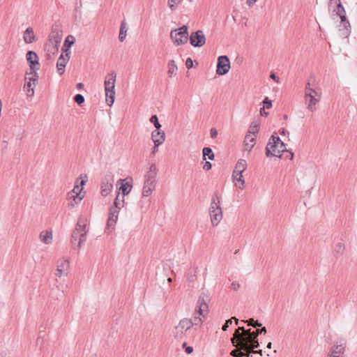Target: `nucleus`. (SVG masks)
Masks as SVG:
<instances>
[{
  "instance_id": "nucleus-1",
  "label": "nucleus",
  "mask_w": 357,
  "mask_h": 357,
  "mask_svg": "<svg viewBox=\"0 0 357 357\" xmlns=\"http://www.w3.org/2000/svg\"><path fill=\"white\" fill-rule=\"evenodd\" d=\"M209 213L212 225L217 226L222 219V211L220 207V197L218 192H214L212 195Z\"/></svg>"
},
{
  "instance_id": "nucleus-2",
  "label": "nucleus",
  "mask_w": 357,
  "mask_h": 357,
  "mask_svg": "<svg viewBox=\"0 0 357 357\" xmlns=\"http://www.w3.org/2000/svg\"><path fill=\"white\" fill-rule=\"evenodd\" d=\"M108 77H107L105 80V91L107 104L108 106L111 107L114 102L116 73L114 71L111 72L108 75Z\"/></svg>"
},
{
  "instance_id": "nucleus-3",
  "label": "nucleus",
  "mask_w": 357,
  "mask_h": 357,
  "mask_svg": "<svg viewBox=\"0 0 357 357\" xmlns=\"http://www.w3.org/2000/svg\"><path fill=\"white\" fill-rule=\"evenodd\" d=\"M305 98L307 109L314 111L315 105L319 101L320 95L318 92L310 88V84L307 83L305 89Z\"/></svg>"
},
{
  "instance_id": "nucleus-4",
  "label": "nucleus",
  "mask_w": 357,
  "mask_h": 357,
  "mask_svg": "<svg viewBox=\"0 0 357 357\" xmlns=\"http://www.w3.org/2000/svg\"><path fill=\"white\" fill-rule=\"evenodd\" d=\"M170 38L176 45L185 44L188 40V26L183 25L178 29L172 30L170 33Z\"/></svg>"
},
{
  "instance_id": "nucleus-5",
  "label": "nucleus",
  "mask_w": 357,
  "mask_h": 357,
  "mask_svg": "<svg viewBox=\"0 0 357 357\" xmlns=\"http://www.w3.org/2000/svg\"><path fill=\"white\" fill-rule=\"evenodd\" d=\"M192 327L191 320L189 319H181L178 324L173 330V335L176 340H182L185 333Z\"/></svg>"
},
{
  "instance_id": "nucleus-6",
  "label": "nucleus",
  "mask_w": 357,
  "mask_h": 357,
  "mask_svg": "<svg viewBox=\"0 0 357 357\" xmlns=\"http://www.w3.org/2000/svg\"><path fill=\"white\" fill-rule=\"evenodd\" d=\"M232 345L234 347L243 349L242 351L244 354V356L250 357V354L253 353V350L259 347V342L257 341L252 342L251 340H248L247 341L242 340L241 342Z\"/></svg>"
},
{
  "instance_id": "nucleus-7",
  "label": "nucleus",
  "mask_w": 357,
  "mask_h": 357,
  "mask_svg": "<svg viewBox=\"0 0 357 357\" xmlns=\"http://www.w3.org/2000/svg\"><path fill=\"white\" fill-rule=\"evenodd\" d=\"M252 335V330L245 329L244 326H239L237 329H236L234 333L233 334V337L231 338V342L232 344H237L241 342L242 340H251Z\"/></svg>"
},
{
  "instance_id": "nucleus-8",
  "label": "nucleus",
  "mask_w": 357,
  "mask_h": 357,
  "mask_svg": "<svg viewBox=\"0 0 357 357\" xmlns=\"http://www.w3.org/2000/svg\"><path fill=\"white\" fill-rule=\"evenodd\" d=\"M114 175L111 172L105 174L101 181V195L103 197L107 196L113 188Z\"/></svg>"
},
{
  "instance_id": "nucleus-9",
  "label": "nucleus",
  "mask_w": 357,
  "mask_h": 357,
  "mask_svg": "<svg viewBox=\"0 0 357 357\" xmlns=\"http://www.w3.org/2000/svg\"><path fill=\"white\" fill-rule=\"evenodd\" d=\"M230 69V61L229 57L226 55L220 56L218 58L216 74L224 75L227 74Z\"/></svg>"
},
{
  "instance_id": "nucleus-10",
  "label": "nucleus",
  "mask_w": 357,
  "mask_h": 357,
  "mask_svg": "<svg viewBox=\"0 0 357 357\" xmlns=\"http://www.w3.org/2000/svg\"><path fill=\"white\" fill-rule=\"evenodd\" d=\"M189 39L190 45L195 47H201L206 43V37L201 30L191 33Z\"/></svg>"
},
{
  "instance_id": "nucleus-11",
  "label": "nucleus",
  "mask_w": 357,
  "mask_h": 357,
  "mask_svg": "<svg viewBox=\"0 0 357 357\" xmlns=\"http://www.w3.org/2000/svg\"><path fill=\"white\" fill-rule=\"evenodd\" d=\"M286 151V144L284 142H281L280 144H275V148L271 147V143H268L266 148V155L267 157H280L281 153Z\"/></svg>"
},
{
  "instance_id": "nucleus-12",
  "label": "nucleus",
  "mask_w": 357,
  "mask_h": 357,
  "mask_svg": "<svg viewBox=\"0 0 357 357\" xmlns=\"http://www.w3.org/2000/svg\"><path fill=\"white\" fill-rule=\"evenodd\" d=\"M62 51L65 52V54H61L56 62L57 71L59 75H63L65 72V68L70 59V51L68 49L62 48Z\"/></svg>"
},
{
  "instance_id": "nucleus-13",
  "label": "nucleus",
  "mask_w": 357,
  "mask_h": 357,
  "mask_svg": "<svg viewBox=\"0 0 357 357\" xmlns=\"http://www.w3.org/2000/svg\"><path fill=\"white\" fill-rule=\"evenodd\" d=\"M341 22L340 25V35L344 38H347L351 33V26L349 20L347 19L346 13L339 15Z\"/></svg>"
},
{
  "instance_id": "nucleus-14",
  "label": "nucleus",
  "mask_w": 357,
  "mask_h": 357,
  "mask_svg": "<svg viewBox=\"0 0 357 357\" xmlns=\"http://www.w3.org/2000/svg\"><path fill=\"white\" fill-rule=\"evenodd\" d=\"M208 300V295L206 292L202 291L200 294L197 303V307H198L197 312L199 315L204 316V313L208 312V306L207 302Z\"/></svg>"
},
{
  "instance_id": "nucleus-15",
  "label": "nucleus",
  "mask_w": 357,
  "mask_h": 357,
  "mask_svg": "<svg viewBox=\"0 0 357 357\" xmlns=\"http://www.w3.org/2000/svg\"><path fill=\"white\" fill-rule=\"evenodd\" d=\"M151 139L156 145V146H159L161 145L165 140V132L161 130L160 129H155L151 133Z\"/></svg>"
},
{
  "instance_id": "nucleus-16",
  "label": "nucleus",
  "mask_w": 357,
  "mask_h": 357,
  "mask_svg": "<svg viewBox=\"0 0 357 357\" xmlns=\"http://www.w3.org/2000/svg\"><path fill=\"white\" fill-rule=\"evenodd\" d=\"M26 59L29 63L31 70H37L36 66H39L38 57L37 54L33 51H28L26 54Z\"/></svg>"
},
{
  "instance_id": "nucleus-17",
  "label": "nucleus",
  "mask_w": 357,
  "mask_h": 357,
  "mask_svg": "<svg viewBox=\"0 0 357 357\" xmlns=\"http://www.w3.org/2000/svg\"><path fill=\"white\" fill-rule=\"evenodd\" d=\"M346 343L344 341H340V344L337 343L331 349V356H335L342 357L344 353Z\"/></svg>"
},
{
  "instance_id": "nucleus-18",
  "label": "nucleus",
  "mask_w": 357,
  "mask_h": 357,
  "mask_svg": "<svg viewBox=\"0 0 357 357\" xmlns=\"http://www.w3.org/2000/svg\"><path fill=\"white\" fill-rule=\"evenodd\" d=\"M157 167L155 164H152L149 170L146 172L145 175V181L146 182H152L156 183V176H157Z\"/></svg>"
},
{
  "instance_id": "nucleus-19",
  "label": "nucleus",
  "mask_w": 357,
  "mask_h": 357,
  "mask_svg": "<svg viewBox=\"0 0 357 357\" xmlns=\"http://www.w3.org/2000/svg\"><path fill=\"white\" fill-rule=\"evenodd\" d=\"M118 215H119V209L112 206L109 210V218L107 220V225L109 227H114V225L116 222V220L118 219Z\"/></svg>"
},
{
  "instance_id": "nucleus-20",
  "label": "nucleus",
  "mask_w": 357,
  "mask_h": 357,
  "mask_svg": "<svg viewBox=\"0 0 357 357\" xmlns=\"http://www.w3.org/2000/svg\"><path fill=\"white\" fill-rule=\"evenodd\" d=\"M124 181H125L124 179H119L118 181V183H121L119 190L122 192V195H121L122 202H124V197L126 195H128L132 189V185L130 184L129 182L124 183Z\"/></svg>"
},
{
  "instance_id": "nucleus-21",
  "label": "nucleus",
  "mask_w": 357,
  "mask_h": 357,
  "mask_svg": "<svg viewBox=\"0 0 357 357\" xmlns=\"http://www.w3.org/2000/svg\"><path fill=\"white\" fill-rule=\"evenodd\" d=\"M242 174H243V172H241L240 174H238V172H236V169H234L233 173H232V177H233L234 181L235 182V185H236V186L238 187L240 189H243L244 184H245V181L243 178Z\"/></svg>"
},
{
  "instance_id": "nucleus-22",
  "label": "nucleus",
  "mask_w": 357,
  "mask_h": 357,
  "mask_svg": "<svg viewBox=\"0 0 357 357\" xmlns=\"http://www.w3.org/2000/svg\"><path fill=\"white\" fill-rule=\"evenodd\" d=\"M59 45L54 44L53 41H48L46 43L45 49L49 58L59 52Z\"/></svg>"
},
{
  "instance_id": "nucleus-23",
  "label": "nucleus",
  "mask_w": 357,
  "mask_h": 357,
  "mask_svg": "<svg viewBox=\"0 0 357 357\" xmlns=\"http://www.w3.org/2000/svg\"><path fill=\"white\" fill-rule=\"evenodd\" d=\"M24 40L26 43H32L36 40V36L31 27H28L24 33Z\"/></svg>"
},
{
  "instance_id": "nucleus-24",
  "label": "nucleus",
  "mask_w": 357,
  "mask_h": 357,
  "mask_svg": "<svg viewBox=\"0 0 357 357\" xmlns=\"http://www.w3.org/2000/svg\"><path fill=\"white\" fill-rule=\"evenodd\" d=\"M155 188V183L144 181L142 195L144 197H149Z\"/></svg>"
},
{
  "instance_id": "nucleus-25",
  "label": "nucleus",
  "mask_w": 357,
  "mask_h": 357,
  "mask_svg": "<svg viewBox=\"0 0 357 357\" xmlns=\"http://www.w3.org/2000/svg\"><path fill=\"white\" fill-rule=\"evenodd\" d=\"M128 31V27H127V22L125 20H123L121 22V26H120V31H119V39L121 42H123L127 35Z\"/></svg>"
},
{
  "instance_id": "nucleus-26",
  "label": "nucleus",
  "mask_w": 357,
  "mask_h": 357,
  "mask_svg": "<svg viewBox=\"0 0 357 357\" xmlns=\"http://www.w3.org/2000/svg\"><path fill=\"white\" fill-rule=\"evenodd\" d=\"M40 238L45 244H50L52 241V232L51 231H43L40 234Z\"/></svg>"
},
{
  "instance_id": "nucleus-27",
  "label": "nucleus",
  "mask_w": 357,
  "mask_h": 357,
  "mask_svg": "<svg viewBox=\"0 0 357 357\" xmlns=\"http://www.w3.org/2000/svg\"><path fill=\"white\" fill-rule=\"evenodd\" d=\"M38 79V75L36 72V70H31V72L26 73L25 80H30L33 82V85L35 86Z\"/></svg>"
},
{
  "instance_id": "nucleus-28",
  "label": "nucleus",
  "mask_w": 357,
  "mask_h": 357,
  "mask_svg": "<svg viewBox=\"0 0 357 357\" xmlns=\"http://www.w3.org/2000/svg\"><path fill=\"white\" fill-rule=\"evenodd\" d=\"M62 39V36L59 31H52L50 35L48 41H53L54 44L59 45Z\"/></svg>"
},
{
  "instance_id": "nucleus-29",
  "label": "nucleus",
  "mask_w": 357,
  "mask_h": 357,
  "mask_svg": "<svg viewBox=\"0 0 357 357\" xmlns=\"http://www.w3.org/2000/svg\"><path fill=\"white\" fill-rule=\"evenodd\" d=\"M344 244L343 243H337L334 247L333 254L336 257H338L344 254Z\"/></svg>"
},
{
  "instance_id": "nucleus-30",
  "label": "nucleus",
  "mask_w": 357,
  "mask_h": 357,
  "mask_svg": "<svg viewBox=\"0 0 357 357\" xmlns=\"http://www.w3.org/2000/svg\"><path fill=\"white\" fill-rule=\"evenodd\" d=\"M203 153V160H206V157L211 160H213L215 158V155L213 152V150L210 147H204L202 150Z\"/></svg>"
},
{
  "instance_id": "nucleus-31",
  "label": "nucleus",
  "mask_w": 357,
  "mask_h": 357,
  "mask_svg": "<svg viewBox=\"0 0 357 357\" xmlns=\"http://www.w3.org/2000/svg\"><path fill=\"white\" fill-rule=\"evenodd\" d=\"M266 333V328L265 326L262 327L261 329L257 328L256 331H252V335H251V340L252 342L255 341L259 342L258 340V336L261 333Z\"/></svg>"
},
{
  "instance_id": "nucleus-32",
  "label": "nucleus",
  "mask_w": 357,
  "mask_h": 357,
  "mask_svg": "<svg viewBox=\"0 0 357 357\" xmlns=\"http://www.w3.org/2000/svg\"><path fill=\"white\" fill-rule=\"evenodd\" d=\"M247 167V162L243 159H240L238 162L236 163L234 169H236V172H238L240 174L241 172H243Z\"/></svg>"
},
{
  "instance_id": "nucleus-33",
  "label": "nucleus",
  "mask_w": 357,
  "mask_h": 357,
  "mask_svg": "<svg viewBox=\"0 0 357 357\" xmlns=\"http://www.w3.org/2000/svg\"><path fill=\"white\" fill-rule=\"evenodd\" d=\"M58 268H60L63 271H66L70 267V263L68 259H59L57 261Z\"/></svg>"
},
{
  "instance_id": "nucleus-34",
  "label": "nucleus",
  "mask_w": 357,
  "mask_h": 357,
  "mask_svg": "<svg viewBox=\"0 0 357 357\" xmlns=\"http://www.w3.org/2000/svg\"><path fill=\"white\" fill-rule=\"evenodd\" d=\"M79 187L77 185H75L74 187V189L72 192L68 193L69 198H73V200L75 202V203H77L82 200V197H79V194L77 193V190H78Z\"/></svg>"
},
{
  "instance_id": "nucleus-35",
  "label": "nucleus",
  "mask_w": 357,
  "mask_h": 357,
  "mask_svg": "<svg viewBox=\"0 0 357 357\" xmlns=\"http://www.w3.org/2000/svg\"><path fill=\"white\" fill-rule=\"evenodd\" d=\"M178 70L177 66L174 60H170L168 63V74L169 76L176 74Z\"/></svg>"
},
{
  "instance_id": "nucleus-36",
  "label": "nucleus",
  "mask_w": 357,
  "mask_h": 357,
  "mask_svg": "<svg viewBox=\"0 0 357 357\" xmlns=\"http://www.w3.org/2000/svg\"><path fill=\"white\" fill-rule=\"evenodd\" d=\"M86 220L81 218H79L75 229H77L78 233H80L81 231H86Z\"/></svg>"
},
{
  "instance_id": "nucleus-37",
  "label": "nucleus",
  "mask_w": 357,
  "mask_h": 357,
  "mask_svg": "<svg viewBox=\"0 0 357 357\" xmlns=\"http://www.w3.org/2000/svg\"><path fill=\"white\" fill-rule=\"evenodd\" d=\"M123 206H124V202H122V198H121V196H120V192H119L116 195V197L114 199V206L112 207H114L117 209H120Z\"/></svg>"
},
{
  "instance_id": "nucleus-38",
  "label": "nucleus",
  "mask_w": 357,
  "mask_h": 357,
  "mask_svg": "<svg viewBox=\"0 0 357 357\" xmlns=\"http://www.w3.org/2000/svg\"><path fill=\"white\" fill-rule=\"evenodd\" d=\"M242 321L246 323L248 326H252L255 328H257L262 326L258 320H255L253 318H250L245 321L243 320Z\"/></svg>"
},
{
  "instance_id": "nucleus-39",
  "label": "nucleus",
  "mask_w": 357,
  "mask_h": 357,
  "mask_svg": "<svg viewBox=\"0 0 357 357\" xmlns=\"http://www.w3.org/2000/svg\"><path fill=\"white\" fill-rule=\"evenodd\" d=\"M332 1H333V0H331V3ZM334 1L337 4V10H335V11H336L337 15H340L345 14L346 12H345L344 8L342 6V4L341 3L340 0H334Z\"/></svg>"
},
{
  "instance_id": "nucleus-40",
  "label": "nucleus",
  "mask_w": 357,
  "mask_h": 357,
  "mask_svg": "<svg viewBox=\"0 0 357 357\" xmlns=\"http://www.w3.org/2000/svg\"><path fill=\"white\" fill-rule=\"evenodd\" d=\"M75 39L73 36H68L64 41V44L62 48L65 49V47H67V49L69 50V48L75 43Z\"/></svg>"
},
{
  "instance_id": "nucleus-41",
  "label": "nucleus",
  "mask_w": 357,
  "mask_h": 357,
  "mask_svg": "<svg viewBox=\"0 0 357 357\" xmlns=\"http://www.w3.org/2000/svg\"><path fill=\"white\" fill-rule=\"evenodd\" d=\"M281 142H283L280 138L278 136L272 135L268 141V143H271V146L275 148V144H280Z\"/></svg>"
},
{
  "instance_id": "nucleus-42",
  "label": "nucleus",
  "mask_w": 357,
  "mask_h": 357,
  "mask_svg": "<svg viewBox=\"0 0 357 357\" xmlns=\"http://www.w3.org/2000/svg\"><path fill=\"white\" fill-rule=\"evenodd\" d=\"M87 231H81L79 234V238L77 243L78 248L79 249L82 247V245L84 242L86 241V236Z\"/></svg>"
},
{
  "instance_id": "nucleus-43",
  "label": "nucleus",
  "mask_w": 357,
  "mask_h": 357,
  "mask_svg": "<svg viewBox=\"0 0 357 357\" xmlns=\"http://www.w3.org/2000/svg\"><path fill=\"white\" fill-rule=\"evenodd\" d=\"M242 350L243 349L240 348L235 347V349L230 352V355L233 357H243L244 356V354H243Z\"/></svg>"
},
{
  "instance_id": "nucleus-44",
  "label": "nucleus",
  "mask_w": 357,
  "mask_h": 357,
  "mask_svg": "<svg viewBox=\"0 0 357 357\" xmlns=\"http://www.w3.org/2000/svg\"><path fill=\"white\" fill-rule=\"evenodd\" d=\"M234 319L236 321V324L237 325L238 324V319H236L235 317H233L232 318L227 320L225 323V324L222 326V329L225 331L227 330V328L229 327V326L232 324V320Z\"/></svg>"
},
{
  "instance_id": "nucleus-45",
  "label": "nucleus",
  "mask_w": 357,
  "mask_h": 357,
  "mask_svg": "<svg viewBox=\"0 0 357 357\" xmlns=\"http://www.w3.org/2000/svg\"><path fill=\"white\" fill-rule=\"evenodd\" d=\"M150 122L154 125L156 129L159 130L161 128V125L158 121L157 115H153L150 119Z\"/></svg>"
},
{
  "instance_id": "nucleus-46",
  "label": "nucleus",
  "mask_w": 357,
  "mask_h": 357,
  "mask_svg": "<svg viewBox=\"0 0 357 357\" xmlns=\"http://www.w3.org/2000/svg\"><path fill=\"white\" fill-rule=\"evenodd\" d=\"M182 0H168V6L171 9L172 11L176 10V6L179 4Z\"/></svg>"
},
{
  "instance_id": "nucleus-47",
  "label": "nucleus",
  "mask_w": 357,
  "mask_h": 357,
  "mask_svg": "<svg viewBox=\"0 0 357 357\" xmlns=\"http://www.w3.org/2000/svg\"><path fill=\"white\" fill-rule=\"evenodd\" d=\"M79 234L80 233H78L77 229H74V231L72 233L71 240H70V241L73 244H75L77 240L79 241Z\"/></svg>"
},
{
  "instance_id": "nucleus-48",
  "label": "nucleus",
  "mask_w": 357,
  "mask_h": 357,
  "mask_svg": "<svg viewBox=\"0 0 357 357\" xmlns=\"http://www.w3.org/2000/svg\"><path fill=\"white\" fill-rule=\"evenodd\" d=\"M74 101L81 105L84 102V97L82 94H77L74 97Z\"/></svg>"
},
{
  "instance_id": "nucleus-49",
  "label": "nucleus",
  "mask_w": 357,
  "mask_h": 357,
  "mask_svg": "<svg viewBox=\"0 0 357 357\" xmlns=\"http://www.w3.org/2000/svg\"><path fill=\"white\" fill-rule=\"evenodd\" d=\"M191 320V322H192V326L193 325L195 326H199L202 324V320L200 317H194L192 319H190Z\"/></svg>"
},
{
  "instance_id": "nucleus-50",
  "label": "nucleus",
  "mask_w": 357,
  "mask_h": 357,
  "mask_svg": "<svg viewBox=\"0 0 357 357\" xmlns=\"http://www.w3.org/2000/svg\"><path fill=\"white\" fill-rule=\"evenodd\" d=\"M244 142H250V144H255V137L252 135L248 134L245 137Z\"/></svg>"
},
{
  "instance_id": "nucleus-51",
  "label": "nucleus",
  "mask_w": 357,
  "mask_h": 357,
  "mask_svg": "<svg viewBox=\"0 0 357 357\" xmlns=\"http://www.w3.org/2000/svg\"><path fill=\"white\" fill-rule=\"evenodd\" d=\"M264 108L270 109L272 107V102L268 99V97H266L263 100Z\"/></svg>"
},
{
  "instance_id": "nucleus-52",
  "label": "nucleus",
  "mask_w": 357,
  "mask_h": 357,
  "mask_svg": "<svg viewBox=\"0 0 357 357\" xmlns=\"http://www.w3.org/2000/svg\"><path fill=\"white\" fill-rule=\"evenodd\" d=\"M67 274V272L66 271H63L60 268H58V266H56V272L55 273V275L56 277H61L62 275H66Z\"/></svg>"
},
{
  "instance_id": "nucleus-53",
  "label": "nucleus",
  "mask_w": 357,
  "mask_h": 357,
  "mask_svg": "<svg viewBox=\"0 0 357 357\" xmlns=\"http://www.w3.org/2000/svg\"><path fill=\"white\" fill-rule=\"evenodd\" d=\"M67 274V272L66 271H63L60 268H58V266H56V272L55 273V275L56 277H61L62 275H66Z\"/></svg>"
},
{
  "instance_id": "nucleus-54",
  "label": "nucleus",
  "mask_w": 357,
  "mask_h": 357,
  "mask_svg": "<svg viewBox=\"0 0 357 357\" xmlns=\"http://www.w3.org/2000/svg\"><path fill=\"white\" fill-rule=\"evenodd\" d=\"M240 287H241L240 284L237 282H233L231 284V288L234 291H238Z\"/></svg>"
},
{
  "instance_id": "nucleus-55",
  "label": "nucleus",
  "mask_w": 357,
  "mask_h": 357,
  "mask_svg": "<svg viewBox=\"0 0 357 357\" xmlns=\"http://www.w3.org/2000/svg\"><path fill=\"white\" fill-rule=\"evenodd\" d=\"M185 66L188 69H190L193 66V61L190 58H188L185 61Z\"/></svg>"
},
{
  "instance_id": "nucleus-56",
  "label": "nucleus",
  "mask_w": 357,
  "mask_h": 357,
  "mask_svg": "<svg viewBox=\"0 0 357 357\" xmlns=\"http://www.w3.org/2000/svg\"><path fill=\"white\" fill-rule=\"evenodd\" d=\"M257 132H258V129L257 126H255L253 127H250L249 130V134L254 136Z\"/></svg>"
},
{
  "instance_id": "nucleus-57",
  "label": "nucleus",
  "mask_w": 357,
  "mask_h": 357,
  "mask_svg": "<svg viewBox=\"0 0 357 357\" xmlns=\"http://www.w3.org/2000/svg\"><path fill=\"white\" fill-rule=\"evenodd\" d=\"M210 135L211 138H215L218 135V130L215 128H212L210 130Z\"/></svg>"
},
{
  "instance_id": "nucleus-58",
  "label": "nucleus",
  "mask_w": 357,
  "mask_h": 357,
  "mask_svg": "<svg viewBox=\"0 0 357 357\" xmlns=\"http://www.w3.org/2000/svg\"><path fill=\"white\" fill-rule=\"evenodd\" d=\"M26 92V95L29 97H32L34 95V89H24Z\"/></svg>"
},
{
  "instance_id": "nucleus-59",
  "label": "nucleus",
  "mask_w": 357,
  "mask_h": 357,
  "mask_svg": "<svg viewBox=\"0 0 357 357\" xmlns=\"http://www.w3.org/2000/svg\"><path fill=\"white\" fill-rule=\"evenodd\" d=\"M212 167V164L208 162V161H206L203 167V169L208 171V170H210Z\"/></svg>"
},
{
  "instance_id": "nucleus-60",
  "label": "nucleus",
  "mask_w": 357,
  "mask_h": 357,
  "mask_svg": "<svg viewBox=\"0 0 357 357\" xmlns=\"http://www.w3.org/2000/svg\"><path fill=\"white\" fill-rule=\"evenodd\" d=\"M26 83L24 86V89H33V87H31L33 82L30 80H25Z\"/></svg>"
},
{
  "instance_id": "nucleus-61",
  "label": "nucleus",
  "mask_w": 357,
  "mask_h": 357,
  "mask_svg": "<svg viewBox=\"0 0 357 357\" xmlns=\"http://www.w3.org/2000/svg\"><path fill=\"white\" fill-rule=\"evenodd\" d=\"M245 142V150L250 151L254 146V144H250V142Z\"/></svg>"
},
{
  "instance_id": "nucleus-62",
  "label": "nucleus",
  "mask_w": 357,
  "mask_h": 357,
  "mask_svg": "<svg viewBox=\"0 0 357 357\" xmlns=\"http://www.w3.org/2000/svg\"><path fill=\"white\" fill-rule=\"evenodd\" d=\"M270 77H271L272 79H273L274 81H275L276 82H279V81H280L279 77H278V76H276V75H275V73H271V75H270Z\"/></svg>"
},
{
  "instance_id": "nucleus-63",
  "label": "nucleus",
  "mask_w": 357,
  "mask_h": 357,
  "mask_svg": "<svg viewBox=\"0 0 357 357\" xmlns=\"http://www.w3.org/2000/svg\"><path fill=\"white\" fill-rule=\"evenodd\" d=\"M260 114H261V116H268V112H266L265 111V108L261 107V108L260 109Z\"/></svg>"
},
{
  "instance_id": "nucleus-64",
  "label": "nucleus",
  "mask_w": 357,
  "mask_h": 357,
  "mask_svg": "<svg viewBox=\"0 0 357 357\" xmlns=\"http://www.w3.org/2000/svg\"><path fill=\"white\" fill-rule=\"evenodd\" d=\"M193 351V348L192 347H186L185 348V352L188 354H191Z\"/></svg>"
}]
</instances>
